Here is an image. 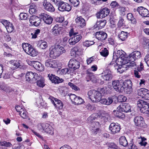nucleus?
<instances>
[{
	"instance_id": "29",
	"label": "nucleus",
	"mask_w": 149,
	"mask_h": 149,
	"mask_svg": "<svg viewBox=\"0 0 149 149\" xmlns=\"http://www.w3.org/2000/svg\"><path fill=\"white\" fill-rule=\"evenodd\" d=\"M33 65L34 68L38 71H42L44 70L43 65L38 61H35Z\"/></svg>"
},
{
	"instance_id": "26",
	"label": "nucleus",
	"mask_w": 149,
	"mask_h": 149,
	"mask_svg": "<svg viewBox=\"0 0 149 149\" xmlns=\"http://www.w3.org/2000/svg\"><path fill=\"white\" fill-rule=\"evenodd\" d=\"M140 96L146 100H149V90L145 88L141 89Z\"/></svg>"
},
{
	"instance_id": "19",
	"label": "nucleus",
	"mask_w": 149,
	"mask_h": 149,
	"mask_svg": "<svg viewBox=\"0 0 149 149\" xmlns=\"http://www.w3.org/2000/svg\"><path fill=\"white\" fill-rule=\"evenodd\" d=\"M10 68L12 70H14L18 68H21L22 66L19 61L12 60L9 61Z\"/></svg>"
},
{
	"instance_id": "47",
	"label": "nucleus",
	"mask_w": 149,
	"mask_h": 149,
	"mask_svg": "<svg viewBox=\"0 0 149 149\" xmlns=\"http://www.w3.org/2000/svg\"><path fill=\"white\" fill-rule=\"evenodd\" d=\"M19 19L21 20H26L28 17L27 14L25 13H20L19 16Z\"/></svg>"
},
{
	"instance_id": "64",
	"label": "nucleus",
	"mask_w": 149,
	"mask_h": 149,
	"mask_svg": "<svg viewBox=\"0 0 149 149\" xmlns=\"http://www.w3.org/2000/svg\"><path fill=\"white\" fill-rule=\"evenodd\" d=\"M141 72H139L137 70H134V75L136 77L139 78L141 76Z\"/></svg>"
},
{
	"instance_id": "23",
	"label": "nucleus",
	"mask_w": 149,
	"mask_h": 149,
	"mask_svg": "<svg viewBox=\"0 0 149 149\" xmlns=\"http://www.w3.org/2000/svg\"><path fill=\"white\" fill-rule=\"evenodd\" d=\"M102 77L106 81H109L112 78V76L111 71L108 70H104L102 73Z\"/></svg>"
},
{
	"instance_id": "35",
	"label": "nucleus",
	"mask_w": 149,
	"mask_h": 149,
	"mask_svg": "<svg viewBox=\"0 0 149 149\" xmlns=\"http://www.w3.org/2000/svg\"><path fill=\"white\" fill-rule=\"evenodd\" d=\"M128 34L127 32L122 31L119 34L118 37L122 40L124 41L127 38Z\"/></svg>"
},
{
	"instance_id": "11",
	"label": "nucleus",
	"mask_w": 149,
	"mask_h": 149,
	"mask_svg": "<svg viewBox=\"0 0 149 149\" xmlns=\"http://www.w3.org/2000/svg\"><path fill=\"white\" fill-rule=\"evenodd\" d=\"M120 129L119 124L114 123H111L109 127V129L111 133L113 134L119 132Z\"/></svg>"
},
{
	"instance_id": "44",
	"label": "nucleus",
	"mask_w": 149,
	"mask_h": 149,
	"mask_svg": "<svg viewBox=\"0 0 149 149\" xmlns=\"http://www.w3.org/2000/svg\"><path fill=\"white\" fill-rule=\"evenodd\" d=\"M6 27L7 31L8 33H10L13 31L14 28L13 24L10 22Z\"/></svg>"
},
{
	"instance_id": "33",
	"label": "nucleus",
	"mask_w": 149,
	"mask_h": 149,
	"mask_svg": "<svg viewBox=\"0 0 149 149\" xmlns=\"http://www.w3.org/2000/svg\"><path fill=\"white\" fill-rule=\"evenodd\" d=\"M119 142L120 144L123 146L125 147L128 144L126 138L124 136L120 137L119 139Z\"/></svg>"
},
{
	"instance_id": "30",
	"label": "nucleus",
	"mask_w": 149,
	"mask_h": 149,
	"mask_svg": "<svg viewBox=\"0 0 149 149\" xmlns=\"http://www.w3.org/2000/svg\"><path fill=\"white\" fill-rule=\"evenodd\" d=\"M81 49L79 46H76L73 47L71 50V53L73 55H80L81 54Z\"/></svg>"
},
{
	"instance_id": "54",
	"label": "nucleus",
	"mask_w": 149,
	"mask_h": 149,
	"mask_svg": "<svg viewBox=\"0 0 149 149\" xmlns=\"http://www.w3.org/2000/svg\"><path fill=\"white\" fill-rule=\"evenodd\" d=\"M72 5L74 7L78 6L79 4V0H69Z\"/></svg>"
},
{
	"instance_id": "13",
	"label": "nucleus",
	"mask_w": 149,
	"mask_h": 149,
	"mask_svg": "<svg viewBox=\"0 0 149 149\" xmlns=\"http://www.w3.org/2000/svg\"><path fill=\"white\" fill-rule=\"evenodd\" d=\"M134 12L138 13L142 16L149 17V11L146 8L141 6L138 7L137 9H134Z\"/></svg>"
},
{
	"instance_id": "12",
	"label": "nucleus",
	"mask_w": 149,
	"mask_h": 149,
	"mask_svg": "<svg viewBox=\"0 0 149 149\" xmlns=\"http://www.w3.org/2000/svg\"><path fill=\"white\" fill-rule=\"evenodd\" d=\"M110 12V9L106 7L104 8L97 12L96 14V17L97 18L104 17L109 14Z\"/></svg>"
},
{
	"instance_id": "22",
	"label": "nucleus",
	"mask_w": 149,
	"mask_h": 149,
	"mask_svg": "<svg viewBox=\"0 0 149 149\" xmlns=\"http://www.w3.org/2000/svg\"><path fill=\"white\" fill-rule=\"evenodd\" d=\"M43 5L44 9L45 10L51 12L54 11L55 9L53 6L50 3L47 2V0L44 1Z\"/></svg>"
},
{
	"instance_id": "62",
	"label": "nucleus",
	"mask_w": 149,
	"mask_h": 149,
	"mask_svg": "<svg viewBox=\"0 0 149 149\" xmlns=\"http://www.w3.org/2000/svg\"><path fill=\"white\" fill-rule=\"evenodd\" d=\"M118 9V11L122 14L124 15L125 14V13L126 11L125 8L124 7L118 6L117 8Z\"/></svg>"
},
{
	"instance_id": "59",
	"label": "nucleus",
	"mask_w": 149,
	"mask_h": 149,
	"mask_svg": "<svg viewBox=\"0 0 149 149\" xmlns=\"http://www.w3.org/2000/svg\"><path fill=\"white\" fill-rule=\"evenodd\" d=\"M109 117V116L108 114H106L104 115H103V116H101L100 118L102 120H103L104 122L105 123L108 121Z\"/></svg>"
},
{
	"instance_id": "45",
	"label": "nucleus",
	"mask_w": 149,
	"mask_h": 149,
	"mask_svg": "<svg viewBox=\"0 0 149 149\" xmlns=\"http://www.w3.org/2000/svg\"><path fill=\"white\" fill-rule=\"evenodd\" d=\"M53 20V18L49 15V17H47L44 21L46 24H50L52 23Z\"/></svg>"
},
{
	"instance_id": "20",
	"label": "nucleus",
	"mask_w": 149,
	"mask_h": 149,
	"mask_svg": "<svg viewBox=\"0 0 149 149\" xmlns=\"http://www.w3.org/2000/svg\"><path fill=\"white\" fill-rule=\"evenodd\" d=\"M89 69L87 70L86 81L88 82L91 81L93 83H96L97 80L96 78L93 74L89 72Z\"/></svg>"
},
{
	"instance_id": "56",
	"label": "nucleus",
	"mask_w": 149,
	"mask_h": 149,
	"mask_svg": "<svg viewBox=\"0 0 149 149\" xmlns=\"http://www.w3.org/2000/svg\"><path fill=\"white\" fill-rule=\"evenodd\" d=\"M68 85L70 86L72 89H73L75 91H77L78 90H79L80 89L78 87L71 82L68 83Z\"/></svg>"
},
{
	"instance_id": "41",
	"label": "nucleus",
	"mask_w": 149,
	"mask_h": 149,
	"mask_svg": "<svg viewBox=\"0 0 149 149\" xmlns=\"http://www.w3.org/2000/svg\"><path fill=\"white\" fill-rule=\"evenodd\" d=\"M127 19L131 21L132 23L134 24L136 23L135 19L133 17L132 14L131 13H129L127 15Z\"/></svg>"
},
{
	"instance_id": "42",
	"label": "nucleus",
	"mask_w": 149,
	"mask_h": 149,
	"mask_svg": "<svg viewBox=\"0 0 149 149\" xmlns=\"http://www.w3.org/2000/svg\"><path fill=\"white\" fill-rule=\"evenodd\" d=\"M84 102V101L81 98L77 96L73 103L75 104L78 105L82 104Z\"/></svg>"
},
{
	"instance_id": "28",
	"label": "nucleus",
	"mask_w": 149,
	"mask_h": 149,
	"mask_svg": "<svg viewBox=\"0 0 149 149\" xmlns=\"http://www.w3.org/2000/svg\"><path fill=\"white\" fill-rule=\"evenodd\" d=\"M45 65L48 67L53 68H56V64L55 60L52 59H48L45 62Z\"/></svg>"
},
{
	"instance_id": "36",
	"label": "nucleus",
	"mask_w": 149,
	"mask_h": 149,
	"mask_svg": "<svg viewBox=\"0 0 149 149\" xmlns=\"http://www.w3.org/2000/svg\"><path fill=\"white\" fill-rule=\"evenodd\" d=\"M19 113L21 117L24 119L27 118L28 117V113L24 109L21 110Z\"/></svg>"
},
{
	"instance_id": "6",
	"label": "nucleus",
	"mask_w": 149,
	"mask_h": 149,
	"mask_svg": "<svg viewBox=\"0 0 149 149\" xmlns=\"http://www.w3.org/2000/svg\"><path fill=\"white\" fill-rule=\"evenodd\" d=\"M90 99L92 101L97 102L101 99L102 95L99 91L93 90L89 91L88 93Z\"/></svg>"
},
{
	"instance_id": "39",
	"label": "nucleus",
	"mask_w": 149,
	"mask_h": 149,
	"mask_svg": "<svg viewBox=\"0 0 149 149\" xmlns=\"http://www.w3.org/2000/svg\"><path fill=\"white\" fill-rule=\"evenodd\" d=\"M32 45L29 44L27 43H23L22 44V47L25 52L26 53L28 52V51L32 47Z\"/></svg>"
},
{
	"instance_id": "37",
	"label": "nucleus",
	"mask_w": 149,
	"mask_h": 149,
	"mask_svg": "<svg viewBox=\"0 0 149 149\" xmlns=\"http://www.w3.org/2000/svg\"><path fill=\"white\" fill-rule=\"evenodd\" d=\"M46 125H47V127H46V128L45 129V132L47 133L51 134H53V129L52 127L49 124L47 123H46Z\"/></svg>"
},
{
	"instance_id": "38",
	"label": "nucleus",
	"mask_w": 149,
	"mask_h": 149,
	"mask_svg": "<svg viewBox=\"0 0 149 149\" xmlns=\"http://www.w3.org/2000/svg\"><path fill=\"white\" fill-rule=\"evenodd\" d=\"M120 109V108L119 107H118L117 108V110L116 111V116L117 117L119 118H124L125 116V115L122 113L123 111H122L119 110Z\"/></svg>"
},
{
	"instance_id": "9",
	"label": "nucleus",
	"mask_w": 149,
	"mask_h": 149,
	"mask_svg": "<svg viewBox=\"0 0 149 149\" xmlns=\"http://www.w3.org/2000/svg\"><path fill=\"white\" fill-rule=\"evenodd\" d=\"M25 78L26 81L33 83L39 78V76L35 72H28L26 74Z\"/></svg>"
},
{
	"instance_id": "50",
	"label": "nucleus",
	"mask_w": 149,
	"mask_h": 149,
	"mask_svg": "<svg viewBox=\"0 0 149 149\" xmlns=\"http://www.w3.org/2000/svg\"><path fill=\"white\" fill-rule=\"evenodd\" d=\"M95 42L93 41L86 40L83 42V45L86 47H88L94 44Z\"/></svg>"
},
{
	"instance_id": "10",
	"label": "nucleus",
	"mask_w": 149,
	"mask_h": 149,
	"mask_svg": "<svg viewBox=\"0 0 149 149\" xmlns=\"http://www.w3.org/2000/svg\"><path fill=\"white\" fill-rule=\"evenodd\" d=\"M49 99L50 100L52 104L56 109H62L63 108V103L60 100L52 96H50Z\"/></svg>"
},
{
	"instance_id": "17",
	"label": "nucleus",
	"mask_w": 149,
	"mask_h": 149,
	"mask_svg": "<svg viewBox=\"0 0 149 149\" xmlns=\"http://www.w3.org/2000/svg\"><path fill=\"white\" fill-rule=\"evenodd\" d=\"M91 126L92 128L91 130L92 132L94 134H96L100 131L99 127L100 123L98 122H92Z\"/></svg>"
},
{
	"instance_id": "7",
	"label": "nucleus",
	"mask_w": 149,
	"mask_h": 149,
	"mask_svg": "<svg viewBox=\"0 0 149 149\" xmlns=\"http://www.w3.org/2000/svg\"><path fill=\"white\" fill-rule=\"evenodd\" d=\"M123 81L122 79L120 80H115L112 82V86L114 89L117 91L121 93L124 91L123 86Z\"/></svg>"
},
{
	"instance_id": "4",
	"label": "nucleus",
	"mask_w": 149,
	"mask_h": 149,
	"mask_svg": "<svg viewBox=\"0 0 149 149\" xmlns=\"http://www.w3.org/2000/svg\"><path fill=\"white\" fill-rule=\"evenodd\" d=\"M116 56H115L116 58V61L121 64H125L128 63L127 56L126 57L125 53L122 50H118L116 53Z\"/></svg>"
},
{
	"instance_id": "25",
	"label": "nucleus",
	"mask_w": 149,
	"mask_h": 149,
	"mask_svg": "<svg viewBox=\"0 0 149 149\" xmlns=\"http://www.w3.org/2000/svg\"><path fill=\"white\" fill-rule=\"evenodd\" d=\"M95 36L98 40H104L107 38V35L105 32L100 31L96 32Z\"/></svg>"
},
{
	"instance_id": "14",
	"label": "nucleus",
	"mask_w": 149,
	"mask_h": 149,
	"mask_svg": "<svg viewBox=\"0 0 149 149\" xmlns=\"http://www.w3.org/2000/svg\"><path fill=\"white\" fill-rule=\"evenodd\" d=\"M133 121L136 126L141 127L145 126V124L144 119L141 116H138L135 117Z\"/></svg>"
},
{
	"instance_id": "53",
	"label": "nucleus",
	"mask_w": 149,
	"mask_h": 149,
	"mask_svg": "<svg viewBox=\"0 0 149 149\" xmlns=\"http://www.w3.org/2000/svg\"><path fill=\"white\" fill-rule=\"evenodd\" d=\"M0 145L2 146L6 147H10L12 146V144L10 142H6L5 141L0 142Z\"/></svg>"
},
{
	"instance_id": "40",
	"label": "nucleus",
	"mask_w": 149,
	"mask_h": 149,
	"mask_svg": "<svg viewBox=\"0 0 149 149\" xmlns=\"http://www.w3.org/2000/svg\"><path fill=\"white\" fill-rule=\"evenodd\" d=\"M38 47L41 49H45L47 47V43L46 42H39L38 44Z\"/></svg>"
},
{
	"instance_id": "43",
	"label": "nucleus",
	"mask_w": 149,
	"mask_h": 149,
	"mask_svg": "<svg viewBox=\"0 0 149 149\" xmlns=\"http://www.w3.org/2000/svg\"><path fill=\"white\" fill-rule=\"evenodd\" d=\"M40 19L38 17L35 15H33L30 17L29 19V22L31 24Z\"/></svg>"
},
{
	"instance_id": "63",
	"label": "nucleus",
	"mask_w": 149,
	"mask_h": 149,
	"mask_svg": "<svg viewBox=\"0 0 149 149\" xmlns=\"http://www.w3.org/2000/svg\"><path fill=\"white\" fill-rule=\"evenodd\" d=\"M10 74L7 71H5L3 74V78L4 79H8L10 78Z\"/></svg>"
},
{
	"instance_id": "49",
	"label": "nucleus",
	"mask_w": 149,
	"mask_h": 149,
	"mask_svg": "<svg viewBox=\"0 0 149 149\" xmlns=\"http://www.w3.org/2000/svg\"><path fill=\"white\" fill-rule=\"evenodd\" d=\"M71 72V70L70 68H65L62 69L60 73L63 74H69Z\"/></svg>"
},
{
	"instance_id": "8",
	"label": "nucleus",
	"mask_w": 149,
	"mask_h": 149,
	"mask_svg": "<svg viewBox=\"0 0 149 149\" xmlns=\"http://www.w3.org/2000/svg\"><path fill=\"white\" fill-rule=\"evenodd\" d=\"M118 63V64L116 63L113 65L115 69H117V71L120 73H122L124 71L126 70L128 68L133 67L129 63L125 64H121L120 63Z\"/></svg>"
},
{
	"instance_id": "5",
	"label": "nucleus",
	"mask_w": 149,
	"mask_h": 149,
	"mask_svg": "<svg viewBox=\"0 0 149 149\" xmlns=\"http://www.w3.org/2000/svg\"><path fill=\"white\" fill-rule=\"evenodd\" d=\"M56 4L58 7V10L61 11H70L72 9L71 6L68 3L59 0H56Z\"/></svg>"
},
{
	"instance_id": "48",
	"label": "nucleus",
	"mask_w": 149,
	"mask_h": 149,
	"mask_svg": "<svg viewBox=\"0 0 149 149\" xmlns=\"http://www.w3.org/2000/svg\"><path fill=\"white\" fill-rule=\"evenodd\" d=\"M54 19L56 22L60 23L62 22L64 20V18L60 15L59 16L55 17H54Z\"/></svg>"
},
{
	"instance_id": "34",
	"label": "nucleus",
	"mask_w": 149,
	"mask_h": 149,
	"mask_svg": "<svg viewBox=\"0 0 149 149\" xmlns=\"http://www.w3.org/2000/svg\"><path fill=\"white\" fill-rule=\"evenodd\" d=\"M27 54L31 56H35L37 55V52L32 46L30 49H29V51H28Z\"/></svg>"
},
{
	"instance_id": "2",
	"label": "nucleus",
	"mask_w": 149,
	"mask_h": 149,
	"mask_svg": "<svg viewBox=\"0 0 149 149\" xmlns=\"http://www.w3.org/2000/svg\"><path fill=\"white\" fill-rule=\"evenodd\" d=\"M138 110L141 112L145 114L149 113V103L141 100L139 99L137 102Z\"/></svg>"
},
{
	"instance_id": "15",
	"label": "nucleus",
	"mask_w": 149,
	"mask_h": 149,
	"mask_svg": "<svg viewBox=\"0 0 149 149\" xmlns=\"http://www.w3.org/2000/svg\"><path fill=\"white\" fill-rule=\"evenodd\" d=\"M68 65L70 68L76 70L79 68L80 63L78 61L75 59H71L69 62Z\"/></svg>"
},
{
	"instance_id": "3",
	"label": "nucleus",
	"mask_w": 149,
	"mask_h": 149,
	"mask_svg": "<svg viewBox=\"0 0 149 149\" xmlns=\"http://www.w3.org/2000/svg\"><path fill=\"white\" fill-rule=\"evenodd\" d=\"M141 57L140 52L135 51L132 52L127 56L128 63H129L133 67L136 65L135 61L136 60L139 59Z\"/></svg>"
},
{
	"instance_id": "1",
	"label": "nucleus",
	"mask_w": 149,
	"mask_h": 149,
	"mask_svg": "<svg viewBox=\"0 0 149 149\" xmlns=\"http://www.w3.org/2000/svg\"><path fill=\"white\" fill-rule=\"evenodd\" d=\"M49 56L53 59H55L66 52L63 47L59 45L51 47L49 48Z\"/></svg>"
},
{
	"instance_id": "61",
	"label": "nucleus",
	"mask_w": 149,
	"mask_h": 149,
	"mask_svg": "<svg viewBox=\"0 0 149 149\" xmlns=\"http://www.w3.org/2000/svg\"><path fill=\"white\" fill-rule=\"evenodd\" d=\"M110 6L112 8H113L115 7H117V8L119 6V5L118 3L116 1H112L110 4Z\"/></svg>"
},
{
	"instance_id": "31",
	"label": "nucleus",
	"mask_w": 149,
	"mask_h": 149,
	"mask_svg": "<svg viewBox=\"0 0 149 149\" xmlns=\"http://www.w3.org/2000/svg\"><path fill=\"white\" fill-rule=\"evenodd\" d=\"M100 115L98 113H93L87 119L88 123H91L96 119L100 118Z\"/></svg>"
},
{
	"instance_id": "18",
	"label": "nucleus",
	"mask_w": 149,
	"mask_h": 149,
	"mask_svg": "<svg viewBox=\"0 0 149 149\" xmlns=\"http://www.w3.org/2000/svg\"><path fill=\"white\" fill-rule=\"evenodd\" d=\"M75 21L77 25L79 27L83 28L86 25L85 20L81 16H77Z\"/></svg>"
},
{
	"instance_id": "32",
	"label": "nucleus",
	"mask_w": 149,
	"mask_h": 149,
	"mask_svg": "<svg viewBox=\"0 0 149 149\" xmlns=\"http://www.w3.org/2000/svg\"><path fill=\"white\" fill-rule=\"evenodd\" d=\"M107 23V21L105 20H100L97 21L96 23V28L100 29L103 28Z\"/></svg>"
},
{
	"instance_id": "60",
	"label": "nucleus",
	"mask_w": 149,
	"mask_h": 149,
	"mask_svg": "<svg viewBox=\"0 0 149 149\" xmlns=\"http://www.w3.org/2000/svg\"><path fill=\"white\" fill-rule=\"evenodd\" d=\"M40 19L41 20L42 19L43 21H44L45 20L47 17H49V15L45 13H41L40 15Z\"/></svg>"
},
{
	"instance_id": "46",
	"label": "nucleus",
	"mask_w": 149,
	"mask_h": 149,
	"mask_svg": "<svg viewBox=\"0 0 149 149\" xmlns=\"http://www.w3.org/2000/svg\"><path fill=\"white\" fill-rule=\"evenodd\" d=\"M100 54L102 56L106 57L109 54V51L107 48H105L101 51Z\"/></svg>"
},
{
	"instance_id": "27",
	"label": "nucleus",
	"mask_w": 149,
	"mask_h": 149,
	"mask_svg": "<svg viewBox=\"0 0 149 149\" xmlns=\"http://www.w3.org/2000/svg\"><path fill=\"white\" fill-rule=\"evenodd\" d=\"M123 86L124 87V91H123L127 92L129 90L130 91V89L132 87V82L130 80H127L125 82L123 81Z\"/></svg>"
},
{
	"instance_id": "55",
	"label": "nucleus",
	"mask_w": 149,
	"mask_h": 149,
	"mask_svg": "<svg viewBox=\"0 0 149 149\" xmlns=\"http://www.w3.org/2000/svg\"><path fill=\"white\" fill-rule=\"evenodd\" d=\"M68 95L69 97L70 98L73 103L75 101L76 98L77 97L75 95L72 93L68 94Z\"/></svg>"
},
{
	"instance_id": "21",
	"label": "nucleus",
	"mask_w": 149,
	"mask_h": 149,
	"mask_svg": "<svg viewBox=\"0 0 149 149\" xmlns=\"http://www.w3.org/2000/svg\"><path fill=\"white\" fill-rule=\"evenodd\" d=\"M82 36L80 35H77L69 39L68 42L70 45H73L79 42L81 39Z\"/></svg>"
},
{
	"instance_id": "24",
	"label": "nucleus",
	"mask_w": 149,
	"mask_h": 149,
	"mask_svg": "<svg viewBox=\"0 0 149 149\" xmlns=\"http://www.w3.org/2000/svg\"><path fill=\"white\" fill-rule=\"evenodd\" d=\"M120 111H122L125 113H127L131 111V107L130 104L128 103H124L121 106H120Z\"/></svg>"
},
{
	"instance_id": "52",
	"label": "nucleus",
	"mask_w": 149,
	"mask_h": 149,
	"mask_svg": "<svg viewBox=\"0 0 149 149\" xmlns=\"http://www.w3.org/2000/svg\"><path fill=\"white\" fill-rule=\"evenodd\" d=\"M19 73L18 72H15L13 74V76L14 78L18 79L19 78L23 76L24 75V74L23 73L19 74Z\"/></svg>"
},
{
	"instance_id": "58",
	"label": "nucleus",
	"mask_w": 149,
	"mask_h": 149,
	"mask_svg": "<svg viewBox=\"0 0 149 149\" xmlns=\"http://www.w3.org/2000/svg\"><path fill=\"white\" fill-rule=\"evenodd\" d=\"M46 123H40L38 124L37 125L38 128L40 131L43 130V128H44V127H47V125H46Z\"/></svg>"
},
{
	"instance_id": "16",
	"label": "nucleus",
	"mask_w": 149,
	"mask_h": 149,
	"mask_svg": "<svg viewBox=\"0 0 149 149\" xmlns=\"http://www.w3.org/2000/svg\"><path fill=\"white\" fill-rule=\"evenodd\" d=\"M48 77L52 83L55 84H59L63 82V80L62 79H60L59 77L52 74H48Z\"/></svg>"
},
{
	"instance_id": "57",
	"label": "nucleus",
	"mask_w": 149,
	"mask_h": 149,
	"mask_svg": "<svg viewBox=\"0 0 149 149\" xmlns=\"http://www.w3.org/2000/svg\"><path fill=\"white\" fill-rule=\"evenodd\" d=\"M125 25V22L124 21V19L121 17L118 22V25L119 27H121Z\"/></svg>"
},
{
	"instance_id": "51",
	"label": "nucleus",
	"mask_w": 149,
	"mask_h": 149,
	"mask_svg": "<svg viewBox=\"0 0 149 149\" xmlns=\"http://www.w3.org/2000/svg\"><path fill=\"white\" fill-rule=\"evenodd\" d=\"M37 84L40 87H43L45 86L44 81L43 79H40L37 81Z\"/></svg>"
}]
</instances>
